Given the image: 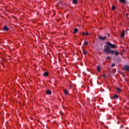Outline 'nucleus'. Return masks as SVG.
Returning <instances> with one entry per match:
<instances>
[{"label":"nucleus","mask_w":129,"mask_h":129,"mask_svg":"<svg viewBox=\"0 0 129 129\" xmlns=\"http://www.w3.org/2000/svg\"><path fill=\"white\" fill-rule=\"evenodd\" d=\"M78 2V1L77 0H73V4H74V5H76V4H77V3Z\"/></svg>","instance_id":"9b49d317"},{"label":"nucleus","mask_w":129,"mask_h":129,"mask_svg":"<svg viewBox=\"0 0 129 129\" xmlns=\"http://www.w3.org/2000/svg\"><path fill=\"white\" fill-rule=\"evenodd\" d=\"M48 75H49V73L48 72H45L43 73V76H45V77H46Z\"/></svg>","instance_id":"423d86ee"},{"label":"nucleus","mask_w":129,"mask_h":129,"mask_svg":"<svg viewBox=\"0 0 129 129\" xmlns=\"http://www.w3.org/2000/svg\"><path fill=\"white\" fill-rule=\"evenodd\" d=\"M114 99H115V98H118V95H114Z\"/></svg>","instance_id":"f3484780"},{"label":"nucleus","mask_w":129,"mask_h":129,"mask_svg":"<svg viewBox=\"0 0 129 129\" xmlns=\"http://www.w3.org/2000/svg\"><path fill=\"white\" fill-rule=\"evenodd\" d=\"M123 70H124V71H128V72H129V66H127V65L124 66Z\"/></svg>","instance_id":"7ed1b4c3"},{"label":"nucleus","mask_w":129,"mask_h":129,"mask_svg":"<svg viewBox=\"0 0 129 129\" xmlns=\"http://www.w3.org/2000/svg\"><path fill=\"white\" fill-rule=\"evenodd\" d=\"M116 90L117 91V92H120V91H121V89L118 87L116 88Z\"/></svg>","instance_id":"f8f14e48"},{"label":"nucleus","mask_w":129,"mask_h":129,"mask_svg":"<svg viewBox=\"0 0 129 129\" xmlns=\"http://www.w3.org/2000/svg\"><path fill=\"white\" fill-rule=\"evenodd\" d=\"M121 127H123V126L122 125V126H121Z\"/></svg>","instance_id":"393cba45"},{"label":"nucleus","mask_w":129,"mask_h":129,"mask_svg":"<svg viewBox=\"0 0 129 129\" xmlns=\"http://www.w3.org/2000/svg\"><path fill=\"white\" fill-rule=\"evenodd\" d=\"M57 6L60 9H63V7H64V4L62 3V2H59L57 3Z\"/></svg>","instance_id":"f03ea898"},{"label":"nucleus","mask_w":129,"mask_h":129,"mask_svg":"<svg viewBox=\"0 0 129 129\" xmlns=\"http://www.w3.org/2000/svg\"><path fill=\"white\" fill-rule=\"evenodd\" d=\"M83 53L84 55H86L87 54V51H86L85 50H83Z\"/></svg>","instance_id":"dca6fc26"},{"label":"nucleus","mask_w":129,"mask_h":129,"mask_svg":"<svg viewBox=\"0 0 129 129\" xmlns=\"http://www.w3.org/2000/svg\"><path fill=\"white\" fill-rule=\"evenodd\" d=\"M110 58H111L110 56H107L106 59H109Z\"/></svg>","instance_id":"412c9836"},{"label":"nucleus","mask_w":129,"mask_h":129,"mask_svg":"<svg viewBox=\"0 0 129 129\" xmlns=\"http://www.w3.org/2000/svg\"><path fill=\"white\" fill-rule=\"evenodd\" d=\"M120 37L121 38H123V37H124V30L122 31V32L121 33Z\"/></svg>","instance_id":"1a4fd4ad"},{"label":"nucleus","mask_w":129,"mask_h":129,"mask_svg":"<svg viewBox=\"0 0 129 129\" xmlns=\"http://www.w3.org/2000/svg\"><path fill=\"white\" fill-rule=\"evenodd\" d=\"M114 66H115V63H112L111 65V67H114Z\"/></svg>","instance_id":"6ab92c4d"},{"label":"nucleus","mask_w":129,"mask_h":129,"mask_svg":"<svg viewBox=\"0 0 129 129\" xmlns=\"http://www.w3.org/2000/svg\"><path fill=\"white\" fill-rule=\"evenodd\" d=\"M70 87H72V86H70Z\"/></svg>","instance_id":"a878e982"},{"label":"nucleus","mask_w":129,"mask_h":129,"mask_svg":"<svg viewBox=\"0 0 129 129\" xmlns=\"http://www.w3.org/2000/svg\"><path fill=\"white\" fill-rule=\"evenodd\" d=\"M107 45H105L104 47V51L103 52H105V54L107 55L108 54H114L116 56H117L118 55H119V52H117L115 50H110V48L112 49H114V48H115V45L111 44L109 42H106Z\"/></svg>","instance_id":"f257e3e1"},{"label":"nucleus","mask_w":129,"mask_h":129,"mask_svg":"<svg viewBox=\"0 0 129 129\" xmlns=\"http://www.w3.org/2000/svg\"><path fill=\"white\" fill-rule=\"evenodd\" d=\"M78 32V29L77 28H75L74 34H76Z\"/></svg>","instance_id":"ddd939ff"},{"label":"nucleus","mask_w":129,"mask_h":129,"mask_svg":"<svg viewBox=\"0 0 129 129\" xmlns=\"http://www.w3.org/2000/svg\"><path fill=\"white\" fill-rule=\"evenodd\" d=\"M85 35H86V36H88V35H89V33L88 32H86V33H85Z\"/></svg>","instance_id":"aec40b11"},{"label":"nucleus","mask_w":129,"mask_h":129,"mask_svg":"<svg viewBox=\"0 0 129 129\" xmlns=\"http://www.w3.org/2000/svg\"><path fill=\"white\" fill-rule=\"evenodd\" d=\"M119 2L122 4H126V1H125V0H119Z\"/></svg>","instance_id":"0eeeda50"},{"label":"nucleus","mask_w":129,"mask_h":129,"mask_svg":"<svg viewBox=\"0 0 129 129\" xmlns=\"http://www.w3.org/2000/svg\"><path fill=\"white\" fill-rule=\"evenodd\" d=\"M46 93L48 95H51V94H52V92H51V90H46Z\"/></svg>","instance_id":"39448f33"},{"label":"nucleus","mask_w":129,"mask_h":129,"mask_svg":"<svg viewBox=\"0 0 129 129\" xmlns=\"http://www.w3.org/2000/svg\"><path fill=\"white\" fill-rule=\"evenodd\" d=\"M128 16V14H126V18H127Z\"/></svg>","instance_id":"4be33fe9"},{"label":"nucleus","mask_w":129,"mask_h":129,"mask_svg":"<svg viewBox=\"0 0 129 129\" xmlns=\"http://www.w3.org/2000/svg\"><path fill=\"white\" fill-rule=\"evenodd\" d=\"M4 31H9V30H10V29H9V28L8 27H7V26H5L4 27Z\"/></svg>","instance_id":"6e6552de"},{"label":"nucleus","mask_w":129,"mask_h":129,"mask_svg":"<svg viewBox=\"0 0 129 129\" xmlns=\"http://www.w3.org/2000/svg\"><path fill=\"white\" fill-rule=\"evenodd\" d=\"M99 39L100 40H105V39H106V36H105V37H103L101 36H99Z\"/></svg>","instance_id":"20e7f679"},{"label":"nucleus","mask_w":129,"mask_h":129,"mask_svg":"<svg viewBox=\"0 0 129 129\" xmlns=\"http://www.w3.org/2000/svg\"><path fill=\"white\" fill-rule=\"evenodd\" d=\"M103 77H105V75H103Z\"/></svg>","instance_id":"b1692460"},{"label":"nucleus","mask_w":129,"mask_h":129,"mask_svg":"<svg viewBox=\"0 0 129 129\" xmlns=\"http://www.w3.org/2000/svg\"><path fill=\"white\" fill-rule=\"evenodd\" d=\"M63 92H64V95H67V94H68V91L67 90H64Z\"/></svg>","instance_id":"2eb2a0df"},{"label":"nucleus","mask_w":129,"mask_h":129,"mask_svg":"<svg viewBox=\"0 0 129 129\" xmlns=\"http://www.w3.org/2000/svg\"><path fill=\"white\" fill-rule=\"evenodd\" d=\"M82 35H83V36H84V35H85V33L84 32H83Z\"/></svg>","instance_id":"5701e85b"},{"label":"nucleus","mask_w":129,"mask_h":129,"mask_svg":"<svg viewBox=\"0 0 129 129\" xmlns=\"http://www.w3.org/2000/svg\"><path fill=\"white\" fill-rule=\"evenodd\" d=\"M84 46H87L88 45V42H87V41H85L84 42Z\"/></svg>","instance_id":"4468645a"},{"label":"nucleus","mask_w":129,"mask_h":129,"mask_svg":"<svg viewBox=\"0 0 129 129\" xmlns=\"http://www.w3.org/2000/svg\"><path fill=\"white\" fill-rule=\"evenodd\" d=\"M97 70L99 73H100V67L99 66L97 67Z\"/></svg>","instance_id":"9d476101"},{"label":"nucleus","mask_w":129,"mask_h":129,"mask_svg":"<svg viewBox=\"0 0 129 129\" xmlns=\"http://www.w3.org/2000/svg\"><path fill=\"white\" fill-rule=\"evenodd\" d=\"M115 10V7L114 6H112V10Z\"/></svg>","instance_id":"a211bd4d"}]
</instances>
